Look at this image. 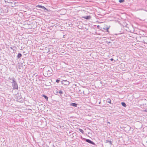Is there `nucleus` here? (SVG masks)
Returning <instances> with one entry per match:
<instances>
[{
    "mask_svg": "<svg viewBox=\"0 0 147 147\" xmlns=\"http://www.w3.org/2000/svg\"><path fill=\"white\" fill-rule=\"evenodd\" d=\"M22 56V55L21 53H19L17 56V58H19L21 57Z\"/></svg>",
    "mask_w": 147,
    "mask_h": 147,
    "instance_id": "9",
    "label": "nucleus"
},
{
    "mask_svg": "<svg viewBox=\"0 0 147 147\" xmlns=\"http://www.w3.org/2000/svg\"><path fill=\"white\" fill-rule=\"evenodd\" d=\"M107 102L108 103H109L110 104L111 103V100L109 99H108L107 100Z\"/></svg>",
    "mask_w": 147,
    "mask_h": 147,
    "instance_id": "15",
    "label": "nucleus"
},
{
    "mask_svg": "<svg viewBox=\"0 0 147 147\" xmlns=\"http://www.w3.org/2000/svg\"><path fill=\"white\" fill-rule=\"evenodd\" d=\"M79 131L81 132L82 134H84V131L81 129H79Z\"/></svg>",
    "mask_w": 147,
    "mask_h": 147,
    "instance_id": "13",
    "label": "nucleus"
},
{
    "mask_svg": "<svg viewBox=\"0 0 147 147\" xmlns=\"http://www.w3.org/2000/svg\"><path fill=\"white\" fill-rule=\"evenodd\" d=\"M11 1H12V0H5V2H7V3H10L12 4L13 2H12Z\"/></svg>",
    "mask_w": 147,
    "mask_h": 147,
    "instance_id": "7",
    "label": "nucleus"
},
{
    "mask_svg": "<svg viewBox=\"0 0 147 147\" xmlns=\"http://www.w3.org/2000/svg\"><path fill=\"white\" fill-rule=\"evenodd\" d=\"M121 105H122L124 107H126V104L124 102H121Z\"/></svg>",
    "mask_w": 147,
    "mask_h": 147,
    "instance_id": "14",
    "label": "nucleus"
},
{
    "mask_svg": "<svg viewBox=\"0 0 147 147\" xmlns=\"http://www.w3.org/2000/svg\"><path fill=\"white\" fill-rule=\"evenodd\" d=\"M124 0H119V3H121L124 2Z\"/></svg>",
    "mask_w": 147,
    "mask_h": 147,
    "instance_id": "17",
    "label": "nucleus"
},
{
    "mask_svg": "<svg viewBox=\"0 0 147 147\" xmlns=\"http://www.w3.org/2000/svg\"><path fill=\"white\" fill-rule=\"evenodd\" d=\"M51 69L50 70H48L47 71V74H49V76H51V74H52V72H51Z\"/></svg>",
    "mask_w": 147,
    "mask_h": 147,
    "instance_id": "10",
    "label": "nucleus"
},
{
    "mask_svg": "<svg viewBox=\"0 0 147 147\" xmlns=\"http://www.w3.org/2000/svg\"><path fill=\"white\" fill-rule=\"evenodd\" d=\"M4 13V11L3 10L2 8L0 7V15Z\"/></svg>",
    "mask_w": 147,
    "mask_h": 147,
    "instance_id": "11",
    "label": "nucleus"
},
{
    "mask_svg": "<svg viewBox=\"0 0 147 147\" xmlns=\"http://www.w3.org/2000/svg\"><path fill=\"white\" fill-rule=\"evenodd\" d=\"M83 94H82V95H84V91H83Z\"/></svg>",
    "mask_w": 147,
    "mask_h": 147,
    "instance_id": "22",
    "label": "nucleus"
},
{
    "mask_svg": "<svg viewBox=\"0 0 147 147\" xmlns=\"http://www.w3.org/2000/svg\"><path fill=\"white\" fill-rule=\"evenodd\" d=\"M106 143L109 142L110 144H112V142L111 141L109 140H107L106 141Z\"/></svg>",
    "mask_w": 147,
    "mask_h": 147,
    "instance_id": "12",
    "label": "nucleus"
},
{
    "mask_svg": "<svg viewBox=\"0 0 147 147\" xmlns=\"http://www.w3.org/2000/svg\"><path fill=\"white\" fill-rule=\"evenodd\" d=\"M82 18L85 19L87 20H89V19H90L91 18V17L90 16H85L82 17Z\"/></svg>",
    "mask_w": 147,
    "mask_h": 147,
    "instance_id": "5",
    "label": "nucleus"
},
{
    "mask_svg": "<svg viewBox=\"0 0 147 147\" xmlns=\"http://www.w3.org/2000/svg\"><path fill=\"white\" fill-rule=\"evenodd\" d=\"M43 96L47 100V99H48V97L47 96H46L45 95H43Z\"/></svg>",
    "mask_w": 147,
    "mask_h": 147,
    "instance_id": "16",
    "label": "nucleus"
},
{
    "mask_svg": "<svg viewBox=\"0 0 147 147\" xmlns=\"http://www.w3.org/2000/svg\"><path fill=\"white\" fill-rule=\"evenodd\" d=\"M109 29V28L108 27L107 28V32H109V31H108V29Z\"/></svg>",
    "mask_w": 147,
    "mask_h": 147,
    "instance_id": "21",
    "label": "nucleus"
},
{
    "mask_svg": "<svg viewBox=\"0 0 147 147\" xmlns=\"http://www.w3.org/2000/svg\"><path fill=\"white\" fill-rule=\"evenodd\" d=\"M36 7H38L39 8H42L44 10H46L47 11L48 10L44 6H42L40 5H37Z\"/></svg>",
    "mask_w": 147,
    "mask_h": 147,
    "instance_id": "3",
    "label": "nucleus"
},
{
    "mask_svg": "<svg viewBox=\"0 0 147 147\" xmlns=\"http://www.w3.org/2000/svg\"><path fill=\"white\" fill-rule=\"evenodd\" d=\"M146 142L147 143V141Z\"/></svg>",
    "mask_w": 147,
    "mask_h": 147,
    "instance_id": "25",
    "label": "nucleus"
},
{
    "mask_svg": "<svg viewBox=\"0 0 147 147\" xmlns=\"http://www.w3.org/2000/svg\"><path fill=\"white\" fill-rule=\"evenodd\" d=\"M70 105L71 106L76 107L77 104L75 103H72Z\"/></svg>",
    "mask_w": 147,
    "mask_h": 147,
    "instance_id": "8",
    "label": "nucleus"
},
{
    "mask_svg": "<svg viewBox=\"0 0 147 147\" xmlns=\"http://www.w3.org/2000/svg\"><path fill=\"white\" fill-rule=\"evenodd\" d=\"M144 112H147V109L145 110H143Z\"/></svg>",
    "mask_w": 147,
    "mask_h": 147,
    "instance_id": "20",
    "label": "nucleus"
},
{
    "mask_svg": "<svg viewBox=\"0 0 147 147\" xmlns=\"http://www.w3.org/2000/svg\"><path fill=\"white\" fill-rule=\"evenodd\" d=\"M63 84H64L65 85H68L69 83V82L67 81V80H63Z\"/></svg>",
    "mask_w": 147,
    "mask_h": 147,
    "instance_id": "4",
    "label": "nucleus"
},
{
    "mask_svg": "<svg viewBox=\"0 0 147 147\" xmlns=\"http://www.w3.org/2000/svg\"><path fill=\"white\" fill-rule=\"evenodd\" d=\"M111 61H112V60H113V59H111Z\"/></svg>",
    "mask_w": 147,
    "mask_h": 147,
    "instance_id": "23",
    "label": "nucleus"
},
{
    "mask_svg": "<svg viewBox=\"0 0 147 147\" xmlns=\"http://www.w3.org/2000/svg\"><path fill=\"white\" fill-rule=\"evenodd\" d=\"M59 93H60V94H63V92H62V91H60L59 92Z\"/></svg>",
    "mask_w": 147,
    "mask_h": 147,
    "instance_id": "19",
    "label": "nucleus"
},
{
    "mask_svg": "<svg viewBox=\"0 0 147 147\" xmlns=\"http://www.w3.org/2000/svg\"><path fill=\"white\" fill-rule=\"evenodd\" d=\"M9 79L11 80V82L12 84L14 82H16V81H15V79L14 78H11L10 77H9Z\"/></svg>",
    "mask_w": 147,
    "mask_h": 147,
    "instance_id": "6",
    "label": "nucleus"
},
{
    "mask_svg": "<svg viewBox=\"0 0 147 147\" xmlns=\"http://www.w3.org/2000/svg\"><path fill=\"white\" fill-rule=\"evenodd\" d=\"M84 139L86 141V142H87L93 145H95V143L90 140L86 139Z\"/></svg>",
    "mask_w": 147,
    "mask_h": 147,
    "instance_id": "2",
    "label": "nucleus"
},
{
    "mask_svg": "<svg viewBox=\"0 0 147 147\" xmlns=\"http://www.w3.org/2000/svg\"><path fill=\"white\" fill-rule=\"evenodd\" d=\"M60 81V80H57L56 81V82L57 83H59Z\"/></svg>",
    "mask_w": 147,
    "mask_h": 147,
    "instance_id": "18",
    "label": "nucleus"
},
{
    "mask_svg": "<svg viewBox=\"0 0 147 147\" xmlns=\"http://www.w3.org/2000/svg\"><path fill=\"white\" fill-rule=\"evenodd\" d=\"M13 89H18V85L16 82H14L12 84Z\"/></svg>",
    "mask_w": 147,
    "mask_h": 147,
    "instance_id": "1",
    "label": "nucleus"
},
{
    "mask_svg": "<svg viewBox=\"0 0 147 147\" xmlns=\"http://www.w3.org/2000/svg\"><path fill=\"white\" fill-rule=\"evenodd\" d=\"M108 123H110V122H108Z\"/></svg>",
    "mask_w": 147,
    "mask_h": 147,
    "instance_id": "24",
    "label": "nucleus"
}]
</instances>
